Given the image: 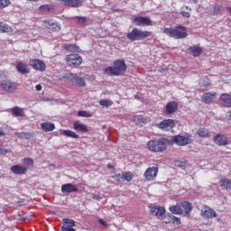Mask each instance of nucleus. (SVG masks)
<instances>
[{
	"instance_id": "obj_9",
	"label": "nucleus",
	"mask_w": 231,
	"mask_h": 231,
	"mask_svg": "<svg viewBox=\"0 0 231 231\" xmlns=\"http://www.w3.org/2000/svg\"><path fill=\"white\" fill-rule=\"evenodd\" d=\"M135 26H152V20L149 17L137 16L134 19Z\"/></svg>"
},
{
	"instance_id": "obj_54",
	"label": "nucleus",
	"mask_w": 231,
	"mask_h": 231,
	"mask_svg": "<svg viewBox=\"0 0 231 231\" xmlns=\"http://www.w3.org/2000/svg\"><path fill=\"white\" fill-rule=\"evenodd\" d=\"M6 134L0 130V136H5Z\"/></svg>"
},
{
	"instance_id": "obj_51",
	"label": "nucleus",
	"mask_w": 231,
	"mask_h": 231,
	"mask_svg": "<svg viewBox=\"0 0 231 231\" xmlns=\"http://www.w3.org/2000/svg\"><path fill=\"white\" fill-rule=\"evenodd\" d=\"M176 166L177 167H185V162H176Z\"/></svg>"
},
{
	"instance_id": "obj_57",
	"label": "nucleus",
	"mask_w": 231,
	"mask_h": 231,
	"mask_svg": "<svg viewBox=\"0 0 231 231\" xmlns=\"http://www.w3.org/2000/svg\"><path fill=\"white\" fill-rule=\"evenodd\" d=\"M186 10H192L190 7H189V6H186Z\"/></svg>"
},
{
	"instance_id": "obj_17",
	"label": "nucleus",
	"mask_w": 231,
	"mask_h": 231,
	"mask_svg": "<svg viewBox=\"0 0 231 231\" xmlns=\"http://www.w3.org/2000/svg\"><path fill=\"white\" fill-rule=\"evenodd\" d=\"M75 220L63 218V226H61V231H76L75 228Z\"/></svg>"
},
{
	"instance_id": "obj_18",
	"label": "nucleus",
	"mask_w": 231,
	"mask_h": 231,
	"mask_svg": "<svg viewBox=\"0 0 231 231\" xmlns=\"http://www.w3.org/2000/svg\"><path fill=\"white\" fill-rule=\"evenodd\" d=\"M43 25L45 28H48V30H53V32H59L60 30V25L59 23L55 22L54 20H45L43 22Z\"/></svg>"
},
{
	"instance_id": "obj_30",
	"label": "nucleus",
	"mask_w": 231,
	"mask_h": 231,
	"mask_svg": "<svg viewBox=\"0 0 231 231\" xmlns=\"http://www.w3.org/2000/svg\"><path fill=\"white\" fill-rule=\"evenodd\" d=\"M220 187H224L226 190H231V180L228 178H223L218 181Z\"/></svg>"
},
{
	"instance_id": "obj_38",
	"label": "nucleus",
	"mask_w": 231,
	"mask_h": 231,
	"mask_svg": "<svg viewBox=\"0 0 231 231\" xmlns=\"http://www.w3.org/2000/svg\"><path fill=\"white\" fill-rule=\"evenodd\" d=\"M134 122H135V124H146L147 119L143 118V116H134Z\"/></svg>"
},
{
	"instance_id": "obj_49",
	"label": "nucleus",
	"mask_w": 231,
	"mask_h": 231,
	"mask_svg": "<svg viewBox=\"0 0 231 231\" xmlns=\"http://www.w3.org/2000/svg\"><path fill=\"white\" fill-rule=\"evenodd\" d=\"M181 15H182V17H190V13H189V12H185V11H181Z\"/></svg>"
},
{
	"instance_id": "obj_21",
	"label": "nucleus",
	"mask_w": 231,
	"mask_h": 231,
	"mask_svg": "<svg viewBox=\"0 0 231 231\" xmlns=\"http://www.w3.org/2000/svg\"><path fill=\"white\" fill-rule=\"evenodd\" d=\"M213 141L217 145H228V139L223 134H217L213 138Z\"/></svg>"
},
{
	"instance_id": "obj_42",
	"label": "nucleus",
	"mask_w": 231,
	"mask_h": 231,
	"mask_svg": "<svg viewBox=\"0 0 231 231\" xmlns=\"http://www.w3.org/2000/svg\"><path fill=\"white\" fill-rule=\"evenodd\" d=\"M78 116H82L84 118H91L92 116L91 113L88 111H79Z\"/></svg>"
},
{
	"instance_id": "obj_16",
	"label": "nucleus",
	"mask_w": 231,
	"mask_h": 231,
	"mask_svg": "<svg viewBox=\"0 0 231 231\" xmlns=\"http://www.w3.org/2000/svg\"><path fill=\"white\" fill-rule=\"evenodd\" d=\"M179 204L180 207L181 215L189 216L190 212H192V204H190L189 201H182Z\"/></svg>"
},
{
	"instance_id": "obj_25",
	"label": "nucleus",
	"mask_w": 231,
	"mask_h": 231,
	"mask_svg": "<svg viewBox=\"0 0 231 231\" xmlns=\"http://www.w3.org/2000/svg\"><path fill=\"white\" fill-rule=\"evenodd\" d=\"M41 128L45 133H51V131L55 130V124L51 122H45L41 125Z\"/></svg>"
},
{
	"instance_id": "obj_41",
	"label": "nucleus",
	"mask_w": 231,
	"mask_h": 231,
	"mask_svg": "<svg viewBox=\"0 0 231 231\" xmlns=\"http://www.w3.org/2000/svg\"><path fill=\"white\" fill-rule=\"evenodd\" d=\"M12 32V27L6 23H2L1 33H10Z\"/></svg>"
},
{
	"instance_id": "obj_12",
	"label": "nucleus",
	"mask_w": 231,
	"mask_h": 231,
	"mask_svg": "<svg viewBox=\"0 0 231 231\" xmlns=\"http://www.w3.org/2000/svg\"><path fill=\"white\" fill-rule=\"evenodd\" d=\"M29 64L33 69L37 71H44L46 69V64L41 60H31Z\"/></svg>"
},
{
	"instance_id": "obj_29",
	"label": "nucleus",
	"mask_w": 231,
	"mask_h": 231,
	"mask_svg": "<svg viewBox=\"0 0 231 231\" xmlns=\"http://www.w3.org/2000/svg\"><path fill=\"white\" fill-rule=\"evenodd\" d=\"M196 134H198L199 138H210V131L207 128H199L197 130Z\"/></svg>"
},
{
	"instance_id": "obj_58",
	"label": "nucleus",
	"mask_w": 231,
	"mask_h": 231,
	"mask_svg": "<svg viewBox=\"0 0 231 231\" xmlns=\"http://www.w3.org/2000/svg\"><path fill=\"white\" fill-rule=\"evenodd\" d=\"M229 116H230V120H231V111L229 112Z\"/></svg>"
},
{
	"instance_id": "obj_26",
	"label": "nucleus",
	"mask_w": 231,
	"mask_h": 231,
	"mask_svg": "<svg viewBox=\"0 0 231 231\" xmlns=\"http://www.w3.org/2000/svg\"><path fill=\"white\" fill-rule=\"evenodd\" d=\"M220 100L223 102L224 107H231V96L228 94H222Z\"/></svg>"
},
{
	"instance_id": "obj_37",
	"label": "nucleus",
	"mask_w": 231,
	"mask_h": 231,
	"mask_svg": "<svg viewBox=\"0 0 231 231\" xmlns=\"http://www.w3.org/2000/svg\"><path fill=\"white\" fill-rule=\"evenodd\" d=\"M62 133L64 136H68L69 138H79V134L71 130H63Z\"/></svg>"
},
{
	"instance_id": "obj_35",
	"label": "nucleus",
	"mask_w": 231,
	"mask_h": 231,
	"mask_svg": "<svg viewBox=\"0 0 231 231\" xmlns=\"http://www.w3.org/2000/svg\"><path fill=\"white\" fill-rule=\"evenodd\" d=\"M73 19L80 26H84V24L88 23V18L86 16H74Z\"/></svg>"
},
{
	"instance_id": "obj_27",
	"label": "nucleus",
	"mask_w": 231,
	"mask_h": 231,
	"mask_svg": "<svg viewBox=\"0 0 231 231\" xmlns=\"http://www.w3.org/2000/svg\"><path fill=\"white\" fill-rule=\"evenodd\" d=\"M168 217L171 218V220H165V225H169V223H172V225H181V220L180 217L173 216L172 214L169 213Z\"/></svg>"
},
{
	"instance_id": "obj_47",
	"label": "nucleus",
	"mask_w": 231,
	"mask_h": 231,
	"mask_svg": "<svg viewBox=\"0 0 231 231\" xmlns=\"http://www.w3.org/2000/svg\"><path fill=\"white\" fill-rule=\"evenodd\" d=\"M8 152H12V150L8 149H0V155L5 156L8 154Z\"/></svg>"
},
{
	"instance_id": "obj_20",
	"label": "nucleus",
	"mask_w": 231,
	"mask_h": 231,
	"mask_svg": "<svg viewBox=\"0 0 231 231\" xmlns=\"http://www.w3.org/2000/svg\"><path fill=\"white\" fill-rule=\"evenodd\" d=\"M63 6H70L71 8H79L82 5V0H58Z\"/></svg>"
},
{
	"instance_id": "obj_45",
	"label": "nucleus",
	"mask_w": 231,
	"mask_h": 231,
	"mask_svg": "<svg viewBox=\"0 0 231 231\" xmlns=\"http://www.w3.org/2000/svg\"><path fill=\"white\" fill-rule=\"evenodd\" d=\"M112 179L115 180L116 181H122V180H124V177L123 174L116 173L115 175L112 176Z\"/></svg>"
},
{
	"instance_id": "obj_1",
	"label": "nucleus",
	"mask_w": 231,
	"mask_h": 231,
	"mask_svg": "<svg viewBox=\"0 0 231 231\" xmlns=\"http://www.w3.org/2000/svg\"><path fill=\"white\" fill-rule=\"evenodd\" d=\"M167 143H171V140L165 138L153 139L147 143L146 147L152 152H163L167 151Z\"/></svg>"
},
{
	"instance_id": "obj_46",
	"label": "nucleus",
	"mask_w": 231,
	"mask_h": 231,
	"mask_svg": "<svg viewBox=\"0 0 231 231\" xmlns=\"http://www.w3.org/2000/svg\"><path fill=\"white\" fill-rule=\"evenodd\" d=\"M39 10H41V12H50V5H41L39 7Z\"/></svg>"
},
{
	"instance_id": "obj_11",
	"label": "nucleus",
	"mask_w": 231,
	"mask_h": 231,
	"mask_svg": "<svg viewBox=\"0 0 231 231\" xmlns=\"http://www.w3.org/2000/svg\"><path fill=\"white\" fill-rule=\"evenodd\" d=\"M176 125L172 119H165L157 125V127L162 131H171Z\"/></svg>"
},
{
	"instance_id": "obj_7",
	"label": "nucleus",
	"mask_w": 231,
	"mask_h": 231,
	"mask_svg": "<svg viewBox=\"0 0 231 231\" xmlns=\"http://www.w3.org/2000/svg\"><path fill=\"white\" fill-rule=\"evenodd\" d=\"M65 61L68 66H80L82 64V57L78 53H71L66 56Z\"/></svg>"
},
{
	"instance_id": "obj_50",
	"label": "nucleus",
	"mask_w": 231,
	"mask_h": 231,
	"mask_svg": "<svg viewBox=\"0 0 231 231\" xmlns=\"http://www.w3.org/2000/svg\"><path fill=\"white\" fill-rule=\"evenodd\" d=\"M93 199H95L96 201H100L102 199V197H100V195H93Z\"/></svg>"
},
{
	"instance_id": "obj_14",
	"label": "nucleus",
	"mask_w": 231,
	"mask_h": 231,
	"mask_svg": "<svg viewBox=\"0 0 231 231\" xmlns=\"http://www.w3.org/2000/svg\"><path fill=\"white\" fill-rule=\"evenodd\" d=\"M201 216L204 219H213V217H217V213L208 207H205L204 209L201 210Z\"/></svg>"
},
{
	"instance_id": "obj_53",
	"label": "nucleus",
	"mask_w": 231,
	"mask_h": 231,
	"mask_svg": "<svg viewBox=\"0 0 231 231\" xmlns=\"http://www.w3.org/2000/svg\"><path fill=\"white\" fill-rule=\"evenodd\" d=\"M35 88H36V91H42V85H36Z\"/></svg>"
},
{
	"instance_id": "obj_28",
	"label": "nucleus",
	"mask_w": 231,
	"mask_h": 231,
	"mask_svg": "<svg viewBox=\"0 0 231 231\" xmlns=\"http://www.w3.org/2000/svg\"><path fill=\"white\" fill-rule=\"evenodd\" d=\"M214 98H216V93L208 92V93H204L202 95V100L206 104H210V102H212V100H214Z\"/></svg>"
},
{
	"instance_id": "obj_36",
	"label": "nucleus",
	"mask_w": 231,
	"mask_h": 231,
	"mask_svg": "<svg viewBox=\"0 0 231 231\" xmlns=\"http://www.w3.org/2000/svg\"><path fill=\"white\" fill-rule=\"evenodd\" d=\"M14 135L17 136L18 138L25 139V140H30V138L32 137V134L24 132H22V133L15 132Z\"/></svg>"
},
{
	"instance_id": "obj_43",
	"label": "nucleus",
	"mask_w": 231,
	"mask_h": 231,
	"mask_svg": "<svg viewBox=\"0 0 231 231\" xmlns=\"http://www.w3.org/2000/svg\"><path fill=\"white\" fill-rule=\"evenodd\" d=\"M23 163H24V165H27L28 167H32L33 159H32V158H23Z\"/></svg>"
},
{
	"instance_id": "obj_52",
	"label": "nucleus",
	"mask_w": 231,
	"mask_h": 231,
	"mask_svg": "<svg viewBox=\"0 0 231 231\" xmlns=\"http://www.w3.org/2000/svg\"><path fill=\"white\" fill-rule=\"evenodd\" d=\"M99 223H100V225H102L103 226H107V222H106V221H104V219H102V218L99 219Z\"/></svg>"
},
{
	"instance_id": "obj_5",
	"label": "nucleus",
	"mask_w": 231,
	"mask_h": 231,
	"mask_svg": "<svg viewBox=\"0 0 231 231\" xmlns=\"http://www.w3.org/2000/svg\"><path fill=\"white\" fill-rule=\"evenodd\" d=\"M170 140V144H176L179 147H185V145H189L192 143V135H188V136H183L180 134L173 135L171 137Z\"/></svg>"
},
{
	"instance_id": "obj_32",
	"label": "nucleus",
	"mask_w": 231,
	"mask_h": 231,
	"mask_svg": "<svg viewBox=\"0 0 231 231\" xmlns=\"http://www.w3.org/2000/svg\"><path fill=\"white\" fill-rule=\"evenodd\" d=\"M13 116H24V108L14 106L11 109Z\"/></svg>"
},
{
	"instance_id": "obj_56",
	"label": "nucleus",
	"mask_w": 231,
	"mask_h": 231,
	"mask_svg": "<svg viewBox=\"0 0 231 231\" xmlns=\"http://www.w3.org/2000/svg\"><path fill=\"white\" fill-rule=\"evenodd\" d=\"M2 28H3V23H0V33H1Z\"/></svg>"
},
{
	"instance_id": "obj_23",
	"label": "nucleus",
	"mask_w": 231,
	"mask_h": 231,
	"mask_svg": "<svg viewBox=\"0 0 231 231\" xmlns=\"http://www.w3.org/2000/svg\"><path fill=\"white\" fill-rule=\"evenodd\" d=\"M16 69L18 73H21L22 75H26L30 73V69H28V65L23 62H19L16 64Z\"/></svg>"
},
{
	"instance_id": "obj_39",
	"label": "nucleus",
	"mask_w": 231,
	"mask_h": 231,
	"mask_svg": "<svg viewBox=\"0 0 231 231\" xmlns=\"http://www.w3.org/2000/svg\"><path fill=\"white\" fill-rule=\"evenodd\" d=\"M133 178H134V176L133 175L132 172L130 171L123 172V180H125V181H131Z\"/></svg>"
},
{
	"instance_id": "obj_10",
	"label": "nucleus",
	"mask_w": 231,
	"mask_h": 231,
	"mask_svg": "<svg viewBox=\"0 0 231 231\" xmlns=\"http://www.w3.org/2000/svg\"><path fill=\"white\" fill-rule=\"evenodd\" d=\"M69 79L74 86H77V88H85L86 86V79L79 77L77 74H69Z\"/></svg>"
},
{
	"instance_id": "obj_48",
	"label": "nucleus",
	"mask_w": 231,
	"mask_h": 231,
	"mask_svg": "<svg viewBox=\"0 0 231 231\" xmlns=\"http://www.w3.org/2000/svg\"><path fill=\"white\" fill-rule=\"evenodd\" d=\"M213 12H214V14H219L221 12V6L215 5Z\"/></svg>"
},
{
	"instance_id": "obj_8",
	"label": "nucleus",
	"mask_w": 231,
	"mask_h": 231,
	"mask_svg": "<svg viewBox=\"0 0 231 231\" xmlns=\"http://www.w3.org/2000/svg\"><path fill=\"white\" fill-rule=\"evenodd\" d=\"M158 167H150L144 171L143 177L148 181H154L158 176Z\"/></svg>"
},
{
	"instance_id": "obj_6",
	"label": "nucleus",
	"mask_w": 231,
	"mask_h": 231,
	"mask_svg": "<svg viewBox=\"0 0 231 231\" xmlns=\"http://www.w3.org/2000/svg\"><path fill=\"white\" fill-rule=\"evenodd\" d=\"M0 88L3 91H5V93L14 94L17 91L19 83L12 81L10 79H5L0 81Z\"/></svg>"
},
{
	"instance_id": "obj_19",
	"label": "nucleus",
	"mask_w": 231,
	"mask_h": 231,
	"mask_svg": "<svg viewBox=\"0 0 231 231\" xmlns=\"http://www.w3.org/2000/svg\"><path fill=\"white\" fill-rule=\"evenodd\" d=\"M62 194H71L72 192H79V188H77L72 183H67L61 186Z\"/></svg>"
},
{
	"instance_id": "obj_40",
	"label": "nucleus",
	"mask_w": 231,
	"mask_h": 231,
	"mask_svg": "<svg viewBox=\"0 0 231 231\" xmlns=\"http://www.w3.org/2000/svg\"><path fill=\"white\" fill-rule=\"evenodd\" d=\"M99 106H104L105 107H111V106H113V101L108 99H101L99 101Z\"/></svg>"
},
{
	"instance_id": "obj_3",
	"label": "nucleus",
	"mask_w": 231,
	"mask_h": 231,
	"mask_svg": "<svg viewBox=\"0 0 231 231\" xmlns=\"http://www.w3.org/2000/svg\"><path fill=\"white\" fill-rule=\"evenodd\" d=\"M163 33L172 39H185L187 37V28L183 25H179L174 28H164Z\"/></svg>"
},
{
	"instance_id": "obj_13",
	"label": "nucleus",
	"mask_w": 231,
	"mask_h": 231,
	"mask_svg": "<svg viewBox=\"0 0 231 231\" xmlns=\"http://www.w3.org/2000/svg\"><path fill=\"white\" fill-rule=\"evenodd\" d=\"M151 216H155L159 219H163L165 216V208L163 207H152L150 209Z\"/></svg>"
},
{
	"instance_id": "obj_44",
	"label": "nucleus",
	"mask_w": 231,
	"mask_h": 231,
	"mask_svg": "<svg viewBox=\"0 0 231 231\" xmlns=\"http://www.w3.org/2000/svg\"><path fill=\"white\" fill-rule=\"evenodd\" d=\"M10 5V0H0V9L6 8Z\"/></svg>"
},
{
	"instance_id": "obj_34",
	"label": "nucleus",
	"mask_w": 231,
	"mask_h": 231,
	"mask_svg": "<svg viewBox=\"0 0 231 231\" xmlns=\"http://www.w3.org/2000/svg\"><path fill=\"white\" fill-rule=\"evenodd\" d=\"M170 212H171V214H175L176 216L181 215V208L180 207V203H177L175 206H171Z\"/></svg>"
},
{
	"instance_id": "obj_33",
	"label": "nucleus",
	"mask_w": 231,
	"mask_h": 231,
	"mask_svg": "<svg viewBox=\"0 0 231 231\" xmlns=\"http://www.w3.org/2000/svg\"><path fill=\"white\" fill-rule=\"evenodd\" d=\"M65 50L67 51H70L71 53H80V47L75 45V44H67L65 45Z\"/></svg>"
},
{
	"instance_id": "obj_15",
	"label": "nucleus",
	"mask_w": 231,
	"mask_h": 231,
	"mask_svg": "<svg viewBox=\"0 0 231 231\" xmlns=\"http://www.w3.org/2000/svg\"><path fill=\"white\" fill-rule=\"evenodd\" d=\"M10 171L16 176H23V174L28 172V167L15 164L10 168Z\"/></svg>"
},
{
	"instance_id": "obj_24",
	"label": "nucleus",
	"mask_w": 231,
	"mask_h": 231,
	"mask_svg": "<svg viewBox=\"0 0 231 231\" xmlns=\"http://www.w3.org/2000/svg\"><path fill=\"white\" fill-rule=\"evenodd\" d=\"M73 129L78 131V133H88V126L86 125L80 123V121H76L73 124Z\"/></svg>"
},
{
	"instance_id": "obj_4",
	"label": "nucleus",
	"mask_w": 231,
	"mask_h": 231,
	"mask_svg": "<svg viewBox=\"0 0 231 231\" xmlns=\"http://www.w3.org/2000/svg\"><path fill=\"white\" fill-rule=\"evenodd\" d=\"M151 35H152V32L151 31H143L138 28H134L126 34V37L129 41L134 42V41H143V39H147V37H151Z\"/></svg>"
},
{
	"instance_id": "obj_55",
	"label": "nucleus",
	"mask_w": 231,
	"mask_h": 231,
	"mask_svg": "<svg viewBox=\"0 0 231 231\" xmlns=\"http://www.w3.org/2000/svg\"><path fill=\"white\" fill-rule=\"evenodd\" d=\"M165 221H171V217H169V215L165 216Z\"/></svg>"
},
{
	"instance_id": "obj_31",
	"label": "nucleus",
	"mask_w": 231,
	"mask_h": 231,
	"mask_svg": "<svg viewBox=\"0 0 231 231\" xmlns=\"http://www.w3.org/2000/svg\"><path fill=\"white\" fill-rule=\"evenodd\" d=\"M189 51L192 53L193 57H199V55L203 53V49L198 45H194L189 48Z\"/></svg>"
},
{
	"instance_id": "obj_2",
	"label": "nucleus",
	"mask_w": 231,
	"mask_h": 231,
	"mask_svg": "<svg viewBox=\"0 0 231 231\" xmlns=\"http://www.w3.org/2000/svg\"><path fill=\"white\" fill-rule=\"evenodd\" d=\"M126 70L127 65H125V60H116L114 61V67L105 69V72L110 77H118L120 75H124Z\"/></svg>"
},
{
	"instance_id": "obj_22",
	"label": "nucleus",
	"mask_w": 231,
	"mask_h": 231,
	"mask_svg": "<svg viewBox=\"0 0 231 231\" xmlns=\"http://www.w3.org/2000/svg\"><path fill=\"white\" fill-rule=\"evenodd\" d=\"M165 109L167 115H172V113H176V110L178 109V103H176V101L169 102L166 105Z\"/></svg>"
}]
</instances>
